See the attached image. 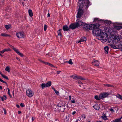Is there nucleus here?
Segmentation results:
<instances>
[{"instance_id":"obj_38","label":"nucleus","mask_w":122,"mask_h":122,"mask_svg":"<svg viewBox=\"0 0 122 122\" xmlns=\"http://www.w3.org/2000/svg\"><path fill=\"white\" fill-rule=\"evenodd\" d=\"M55 92L58 95H59V92L58 91L56 90H55Z\"/></svg>"},{"instance_id":"obj_30","label":"nucleus","mask_w":122,"mask_h":122,"mask_svg":"<svg viewBox=\"0 0 122 122\" xmlns=\"http://www.w3.org/2000/svg\"><path fill=\"white\" fill-rule=\"evenodd\" d=\"M2 76V77H3L5 79L7 80H8L9 79L8 77H7V76H6L4 75L3 74Z\"/></svg>"},{"instance_id":"obj_14","label":"nucleus","mask_w":122,"mask_h":122,"mask_svg":"<svg viewBox=\"0 0 122 122\" xmlns=\"http://www.w3.org/2000/svg\"><path fill=\"white\" fill-rule=\"evenodd\" d=\"M101 21L104 22V23H106L107 24H108L109 25L111 23V21L108 20H101Z\"/></svg>"},{"instance_id":"obj_63","label":"nucleus","mask_w":122,"mask_h":122,"mask_svg":"<svg viewBox=\"0 0 122 122\" xmlns=\"http://www.w3.org/2000/svg\"><path fill=\"white\" fill-rule=\"evenodd\" d=\"M16 106L18 108H19L20 107V106L18 105H16Z\"/></svg>"},{"instance_id":"obj_20","label":"nucleus","mask_w":122,"mask_h":122,"mask_svg":"<svg viewBox=\"0 0 122 122\" xmlns=\"http://www.w3.org/2000/svg\"><path fill=\"white\" fill-rule=\"evenodd\" d=\"M101 117L103 119L105 120H106L107 119V116L104 113L103 114L102 116Z\"/></svg>"},{"instance_id":"obj_35","label":"nucleus","mask_w":122,"mask_h":122,"mask_svg":"<svg viewBox=\"0 0 122 122\" xmlns=\"http://www.w3.org/2000/svg\"><path fill=\"white\" fill-rule=\"evenodd\" d=\"M47 27V25L46 24L44 25V31H46V30Z\"/></svg>"},{"instance_id":"obj_54","label":"nucleus","mask_w":122,"mask_h":122,"mask_svg":"<svg viewBox=\"0 0 122 122\" xmlns=\"http://www.w3.org/2000/svg\"><path fill=\"white\" fill-rule=\"evenodd\" d=\"M34 94V93L32 92L31 91V97L33 96Z\"/></svg>"},{"instance_id":"obj_59","label":"nucleus","mask_w":122,"mask_h":122,"mask_svg":"<svg viewBox=\"0 0 122 122\" xmlns=\"http://www.w3.org/2000/svg\"><path fill=\"white\" fill-rule=\"evenodd\" d=\"M122 118V116L119 118L118 119L119 121H121V119Z\"/></svg>"},{"instance_id":"obj_37","label":"nucleus","mask_w":122,"mask_h":122,"mask_svg":"<svg viewBox=\"0 0 122 122\" xmlns=\"http://www.w3.org/2000/svg\"><path fill=\"white\" fill-rule=\"evenodd\" d=\"M38 60L39 61H40L41 62H42V63H44V64H46V62H45L43 61L41 59H39Z\"/></svg>"},{"instance_id":"obj_18","label":"nucleus","mask_w":122,"mask_h":122,"mask_svg":"<svg viewBox=\"0 0 122 122\" xmlns=\"http://www.w3.org/2000/svg\"><path fill=\"white\" fill-rule=\"evenodd\" d=\"M104 49L105 51V53L107 54L108 53V51L109 50V48L108 46H106L104 48Z\"/></svg>"},{"instance_id":"obj_7","label":"nucleus","mask_w":122,"mask_h":122,"mask_svg":"<svg viewBox=\"0 0 122 122\" xmlns=\"http://www.w3.org/2000/svg\"><path fill=\"white\" fill-rule=\"evenodd\" d=\"M16 36L18 38H23L24 37V33L20 32L16 34Z\"/></svg>"},{"instance_id":"obj_21","label":"nucleus","mask_w":122,"mask_h":122,"mask_svg":"<svg viewBox=\"0 0 122 122\" xmlns=\"http://www.w3.org/2000/svg\"><path fill=\"white\" fill-rule=\"evenodd\" d=\"M103 85L105 86H107V87H112L114 86L110 84H104Z\"/></svg>"},{"instance_id":"obj_6","label":"nucleus","mask_w":122,"mask_h":122,"mask_svg":"<svg viewBox=\"0 0 122 122\" xmlns=\"http://www.w3.org/2000/svg\"><path fill=\"white\" fill-rule=\"evenodd\" d=\"M109 94L107 92H104L103 93L101 94L100 95V98L101 99L107 97L109 95Z\"/></svg>"},{"instance_id":"obj_5","label":"nucleus","mask_w":122,"mask_h":122,"mask_svg":"<svg viewBox=\"0 0 122 122\" xmlns=\"http://www.w3.org/2000/svg\"><path fill=\"white\" fill-rule=\"evenodd\" d=\"M82 23V25L80 26H83V28L85 30H87L88 29L91 30L93 29L94 26V24H86L85 23H83L81 21Z\"/></svg>"},{"instance_id":"obj_4","label":"nucleus","mask_w":122,"mask_h":122,"mask_svg":"<svg viewBox=\"0 0 122 122\" xmlns=\"http://www.w3.org/2000/svg\"><path fill=\"white\" fill-rule=\"evenodd\" d=\"M119 37L117 36H112L108 40L109 42H111L113 43H117L120 40Z\"/></svg>"},{"instance_id":"obj_31","label":"nucleus","mask_w":122,"mask_h":122,"mask_svg":"<svg viewBox=\"0 0 122 122\" xmlns=\"http://www.w3.org/2000/svg\"><path fill=\"white\" fill-rule=\"evenodd\" d=\"M10 25H9L5 26V28L7 30L9 29L10 28Z\"/></svg>"},{"instance_id":"obj_19","label":"nucleus","mask_w":122,"mask_h":122,"mask_svg":"<svg viewBox=\"0 0 122 122\" xmlns=\"http://www.w3.org/2000/svg\"><path fill=\"white\" fill-rule=\"evenodd\" d=\"M114 49H121V47L120 46V44L117 46H115L114 45Z\"/></svg>"},{"instance_id":"obj_58","label":"nucleus","mask_w":122,"mask_h":122,"mask_svg":"<svg viewBox=\"0 0 122 122\" xmlns=\"http://www.w3.org/2000/svg\"><path fill=\"white\" fill-rule=\"evenodd\" d=\"M50 16V14L49 13H48L47 14V17H48Z\"/></svg>"},{"instance_id":"obj_10","label":"nucleus","mask_w":122,"mask_h":122,"mask_svg":"<svg viewBox=\"0 0 122 122\" xmlns=\"http://www.w3.org/2000/svg\"><path fill=\"white\" fill-rule=\"evenodd\" d=\"M86 40V38L85 37H83L81 38L80 40L78 41V43H79L80 42H83L84 41H85Z\"/></svg>"},{"instance_id":"obj_46","label":"nucleus","mask_w":122,"mask_h":122,"mask_svg":"<svg viewBox=\"0 0 122 122\" xmlns=\"http://www.w3.org/2000/svg\"><path fill=\"white\" fill-rule=\"evenodd\" d=\"M109 110H110V111L111 112H114V110L112 108H111L110 109H109Z\"/></svg>"},{"instance_id":"obj_27","label":"nucleus","mask_w":122,"mask_h":122,"mask_svg":"<svg viewBox=\"0 0 122 122\" xmlns=\"http://www.w3.org/2000/svg\"><path fill=\"white\" fill-rule=\"evenodd\" d=\"M66 62L68 63L70 65H72L73 64V63L72 61V60L71 59H70L68 61H66Z\"/></svg>"},{"instance_id":"obj_29","label":"nucleus","mask_w":122,"mask_h":122,"mask_svg":"<svg viewBox=\"0 0 122 122\" xmlns=\"http://www.w3.org/2000/svg\"><path fill=\"white\" fill-rule=\"evenodd\" d=\"M61 29H59L58 31V35L59 36H62V34L61 33Z\"/></svg>"},{"instance_id":"obj_42","label":"nucleus","mask_w":122,"mask_h":122,"mask_svg":"<svg viewBox=\"0 0 122 122\" xmlns=\"http://www.w3.org/2000/svg\"><path fill=\"white\" fill-rule=\"evenodd\" d=\"M2 109L3 110L4 112V114H5L6 113V109L4 108H2Z\"/></svg>"},{"instance_id":"obj_2","label":"nucleus","mask_w":122,"mask_h":122,"mask_svg":"<svg viewBox=\"0 0 122 122\" xmlns=\"http://www.w3.org/2000/svg\"><path fill=\"white\" fill-rule=\"evenodd\" d=\"M90 2L88 0H79L78 4L79 8L76 15L77 18H80L84 13L83 8L87 9L90 5Z\"/></svg>"},{"instance_id":"obj_34","label":"nucleus","mask_w":122,"mask_h":122,"mask_svg":"<svg viewBox=\"0 0 122 122\" xmlns=\"http://www.w3.org/2000/svg\"><path fill=\"white\" fill-rule=\"evenodd\" d=\"M100 20L97 18H95L94 19V21H101V20Z\"/></svg>"},{"instance_id":"obj_36","label":"nucleus","mask_w":122,"mask_h":122,"mask_svg":"<svg viewBox=\"0 0 122 122\" xmlns=\"http://www.w3.org/2000/svg\"><path fill=\"white\" fill-rule=\"evenodd\" d=\"M14 50H15V49H16L15 48L14 46H12L11 45H9Z\"/></svg>"},{"instance_id":"obj_61","label":"nucleus","mask_w":122,"mask_h":122,"mask_svg":"<svg viewBox=\"0 0 122 122\" xmlns=\"http://www.w3.org/2000/svg\"><path fill=\"white\" fill-rule=\"evenodd\" d=\"M69 100H71V96H69Z\"/></svg>"},{"instance_id":"obj_13","label":"nucleus","mask_w":122,"mask_h":122,"mask_svg":"<svg viewBox=\"0 0 122 122\" xmlns=\"http://www.w3.org/2000/svg\"><path fill=\"white\" fill-rule=\"evenodd\" d=\"M93 107L95 109L97 110H99L100 108L99 106L97 104H96Z\"/></svg>"},{"instance_id":"obj_43","label":"nucleus","mask_w":122,"mask_h":122,"mask_svg":"<svg viewBox=\"0 0 122 122\" xmlns=\"http://www.w3.org/2000/svg\"><path fill=\"white\" fill-rule=\"evenodd\" d=\"M14 51L17 54H18L19 53V51H18V49H16Z\"/></svg>"},{"instance_id":"obj_53","label":"nucleus","mask_w":122,"mask_h":122,"mask_svg":"<svg viewBox=\"0 0 122 122\" xmlns=\"http://www.w3.org/2000/svg\"><path fill=\"white\" fill-rule=\"evenodd\" d=\"M51 64H50V63H48V62H46V64H45L48 65L49 66Z\"/></svg>"},{"instance_id":"obj_32","label":"nucleus","mask_w":122,"mask_h":122,"mask_svg":"<svg viewBox=\"0 0 122 122\" xmlns=\"http://www.w3.org/2000/svg\"><path fill=\"white\" fill-rule=\"evenodd\" d=\"M8 89V93L9 94V96H10V97H12V96L10 94V89L8 88H7Z\"/></svg>"},{"instance_id":"obj_24","label":"nucleus","mask_w":122,"mask_h":122,"mask_svg":"<svg viewBox=\"0 0 122 122\" xmlns=\"http://www.w3.org/2000/svg\"><path fill=\"white\" fill-rule=\"evenodd\" d=\"M0 98L2 99V101H4V100H6V97L5 96H4L3 97H1Z\"/></svg>"},{"instance_id":"obj_8","label":"nucleus","mask_w":122,"mask_h":122,"mask_svg":"<svg viewBox=\"0 0 122 122\" xmlns=\"http://www.w3.org/2000/svg\"><path fill=\"white\" fill-rule=\"evenodd\" d=\"M72 77L74 79H80L82 80H85V79L84 78L80 76H74V75H73Z\"/></svg>"},{"instance_id":"obj_28","label":"nucleus","mask_w":122,"mask_h":122,"mask_svg":"<svg viewBox=\"0 0 122 122\" xmlns=\"http://www.w3.org/2000/svg\"><path fill=\"white\" fill-rule=\"evenodd\" d=\"M95 98L96 100H100L101 99L100 97V96H99V97H98V96L96 95L95 96Z\"/></svg>"},{"instance_id":"obj_25","label":"nucleus","mask_w":122,"mask_h":122,"mask_svg":"<svg viewBox=\"0 0 122 122\" xmlns=\"http://www.w3.org/2000/svg\"><path fill=\"white\" fill-rule=\"evenodd\" d=\"M10 69L9 67L8 66H7L6 67L5 69V70L8 72H10Z\"/></svg>"},{"instance_id":"obj_9","label":"nucleus","mask_w":122,"mask_h":122,"mask_svg":"<svg viewBox=\"0 0 122 122\" xmlns=\"http://www.w3.org/2000/svg\"><path fill=\"white\" fill-rule=\"evenodd\" d=\"M92 63L93 65L96 66H98L99 65V63L98 61L97 60L96 61L95 59H94Z\"/></svg>"},{"instance_id":"obj_60","label":"nucleus","mask_w":122,"mask_h":122,"mask_svg":"<svg viewBox=\"0 0 122 122\" xmlns=\"http://www.w3.org/2000/svg\"><path fill=\"white\" fill-rule=\"evenodd\" d=\"M52 89H53V90H54V91H55V90H56L55 89V88L53 87H52Z\"/></svg>"},{"instance_id":"obj_51","label":"nucleus","mask_w":122,"mask_h":122,"mask_svg":"<svg viewBox=\"0 0 122 122\" xmlns=\"http://www.w3.org/2000/svg\"><path fill=\"white\" fill-rule=\"evenodd\" d=\"M110 46L112 48H114V45L112 44H110Z\"/></svg>"},{"instance_id":"obj_47","label":"nucleus","mask_w":122,"mask_h":122,"mask_svg":"<svg viewBox=\"0 0 122 122\" xmlns=\"http://www.w3.org/2000/svg\"><path fill=\"white\" fill-rule=\"evenodd\" d=\"M82 117L83 118H85L86 117L85 116L84 114L82 115Z\"/></svg>"},{"instance_id":"obj_41","label":"nucleus","mask_w":122,"mask_h":122,"mask_svg":"<svg viewBox=\"0 0 122 122\" xmlns=\"http://www.w3.org/2000/svg\"><path fill=\"white\" fill-rule=\"evenodd\" d=\"M19 56H20L21 57H23V54L21 53L20 52H19V53L18 54Z\"/></svg>"},{"instance_id":"obj_50","label":"nucleus","mask_w":122,"mask_h":122,"mask_svg":"<svg viewBox=\"0 0 122 122\" xmlns=\"http://www.w3.org/2000/svg\"><path fill=\"white\" fill-rule=\"evenodd\" d=\"M35 119V117H32V121H33Z\"/></svg>"},{"instance_id":"obj_44","label":"nucleus","mask_w":122,"mask_h":122,"mask_svg":"<svg viewBox=\"0 0 122 122\" xmlns=\"http://www.w3.org/2000/svg\"><path fill=\"white\" fill-rule=\"evenodd\" d=\"M120 121H119V120L118 119H116L114 122H119Z\"/></svg>"},{"instance_id":"obj_33","label":"nucleus","mask_w":122,"mask_h":122,"mask_svg":"<svg viewBox=\"0 0 122 122\" xmlns=\"http://www.w3.org/2000/svg\"><path fill=\"white\" fill-rule=\"evenodd\" d=\"M5 52V51H10V49L9 48L5 49H4Z\"/></svg>"},{"instance_id":"obj_48","label":"nucleus","mask_w":122,"mask_h":122,"mask_svg":"<svg viewBox=\"0 0 122 122\" xmlns=\"http://www.w3.org/2000/svg\"><path fill=\"white\" fill-rule=\"evenodd\" d=\"M5 52V51L4 50H3L2 51H0V53H1L2 54H3Z\"/></svg>"},{"instance_id":"obj_12","label":"nucleus","mask_w":122,"mask_h":122,"mask_svg":"<svg viewBox=\"0 0 122 122\" xmlns=\"http://www.w3.org/2000/svg\"><path fill=\"white\" fill-rule=\"evenodd\" d=\"M57 106L58 107H61L63 109H60V110L62 112H64V110L65 109V106H64L63 105H61L60 106L59 105H58ZM59 109H60L59 108Z\"/></svg>"},{"instance_id":"obj_22","label":"nucleus","mask_w":122,"mask_h":122,"mask_svg":"<svg viewBox=\"0 0 122 122\" xmlns=\"http://www.w3.org/2000/svg\"><path fill=\"white\" fill-rule=\"evenodd\" d=\"M41 86L43 89H44L45 87H46L45 83H42L41 85Z\"/></svg>"},{"instance_id":"obj_56","label":"nucleus","mask_w":122,"mask_h":122,"mask_svg":"<svg viewBox=\"0 0 122 122\" xmlns=\"http://www.w3.org/2000/svg\"><path fill=\"white\" fill-rule=\"evenodd\" d=\"M61 72V71H57V74H60V72Z\"/></svg>"},{"instance_id":"obj_57","label":"nucleus","mask_w":122,"mask_h":122,"mask_svg":"<svg viewBox=\"0 0 122 122\" xmlns=\"http://www.w3.org/2000/svg\"><path fill=\"white\" fill-rule=\"evenodd\" d=\"M33 16V14L32 11L31 10V17L32 16Z\"/></svg>"},{"instance_id":"obj_16","label":"nucleus","mask_w":122,"mask_h":122,"mask_svg":"<svg viewBox=\"0 0 122 122\" xmlns=\"http://www.w3.org/2000/svg\"><path fill=\"white\" fill-rule=\"evenodd\" d=\"M114 28L117 30L122 29V26L120 25H116L114 26Z\"/></svg>"},{"instance_id":"obj_23","label":"nucleus","mask_w":122,"mask_h":122,"mask_svg":"<svg viewBox=\"0 0 122 122\" xmlns=\"http://www.w3.org/2000/svg\"><path fill=\"white\" fill-rule=\"evenodd\" d=\"M1 35L5 37H6L7 36H10V35H7V34H5V33H4L3 34H1Z\"/></svg>"},{"instance_id":"obj_26","label":"nucleus","mask_w":122,"mask_h":122,"mask_svg":"<svg viewBox=\"0 0 122 122\" xmlns=\"http://www.w3.org/2000/svg\"><path fill=\"white\" fill-rule=\"evenodd\" d=\"M117 97L120 99L121 100H122V96L120 94H118L117 95Z\"/></svg>"},{"instance_id":"obj_39","label":"nucleus","mask_w":122,"mask_h":122,"mask_svg":"<svg viewBox=\"0 0 122 122\" xmlns=\"http://www.w3.org/2000/svg\"><path fill=\"white\" fill-rule=\"evenodd\" d=\"M0 81H1L2 82H3L4 83H5L6 84H7V83L6 82L3 81V80L1 79L0 78Z\"/></svg>"},{"instance_id":"obj_11","label":"nucleus","mask_w":122,"mask_h":122,"mask_svg":"<svg viewBox=\"0 0 122 122\" xmlns=\"http://www.w3.org/2000/svg\"><path fill=\"white\" fill-rule=\"evenodd\" d=\"M70 29L69 27L68 28L66 25L63 26V29L64 31H67L69 30Z\"/></svg>"},{"instance_id":"obj_52","label":"nucleus","mask_w":122,"mask_h":122,"mask_svg":"<svg viewBox=\"0 0 122 122\" xmlns=\"http://www.w3.org/2000/svg\"><path fill=\"white\" fill-rule=\"evenodd\" d=\"M71 102L72 103H74L75 102V100H71Z\"/></svg>"},{"instance_id":"obj_62","label":"nucleus","mask_w":122,"mask_h":122,"mask_svg":"<svg viewBox=\"0 0 122 122\" xmlns=\"http://www.w3.org/2000/svg\"><path fill=\"white\" fill-rule=\"evenodd\" d=\"M21 112L20 111H18V113L19 114L20 113H21Z\"/></svg>"},{"instance_id":"obj_55","label":"nucleus","mask_w":122,"mask_h":122,"mask_svg":"<svg viewBox=\"0 0 122 122\" xmlns=\"http://www.w3.org/2000/svg\"><path fill=\"white\" fill-rule=\"evenodd\" d=\"M76 113V111H74L72 113V114L73 115H74Z\"/></svg>"},{"instance_id":"obj_1","label":"nucleus","mask_w":122,"mask_h":122,"mask_svg":"<svg viewBox=\"0 0 122 122\" xmlns=\"http://www.w3.org/2000/svg\"><path fill=\"white\" fill-rule=\"evenodd\" d=\"M99 26V24H94L92 29V33L98 36L99 38H100L99 39L103 40L105 42H106L108 38V35L106 33L103 32L101 29L98 28Z\"/></svg>"},{"instance_id":"obj_49","label":"nucleus","mask_w":122,"mask_h":122,"mask_svg":"<svg viewBox=\"0 0 122 122\" xmlns=\"http://www.w3.org/2000/svg\"><path fill=\"white\" fill-rule=\"evenodd\" d=\"M28 13L29 15L30 16V9L28 10Z\"/></svg>"},{"instance_id":"obj_40","label":"nucleus","mask_w":122,"mask_h":122,"mask_svg":"<svg viewBox=\"0 0 122 122\" xmlns=\"http://www.w3.org/2000/svg\"><path fill=\"white\" fill-rule=\"evenodd\" d=\"M120 45L121 47V50L122 51V41L120 42Z\"/></svg>"},{"instance_id":"obj_15","label":"nucleus","mask_w":122,"mask_h":122,"mask_svg":"<svg viewBox=\"0 0 122 122\" xmlns=\"http://www.w3.org/2000/svg\"><path fill=\"white\" fill-rule=\"evenodd\" d=\"M51 85V81H48L47 83L45 84L46 87L50 86Z\"/></svg>"},{"instance_id":"obj_45","label":"nucleus","mask_w":122,"mask_h":122,"mask_svg":"<svg viewBox=\"0 0 122 122\" xmlns=\"http://www.w3.org/2000/svg\"><path fill=\"white\" fill-rule=\"evenodd\" d=\"M20 106L22 107H23L24 106L23 103H21L20 104Z\"/></svg>"},{"instance_id":"obj_17","label":"nucleus","mask_w":122,"mask_h":122,"mask_svg":"<svg viewBox=\"0 0 122 122\" xmlns=\"http://www.w3.org/2000/svg\"><path fill=\"white\" fill-rule=\"evenodd\" d=\"M30 90H28L26 91V94L27 96L29 97H30Z\"/></svg>"},{"instance_id":"obj_3","label":"nucleus","mask_w":122,"mask_h":122,"mask_svg":"<svg viewBox=\"0 0 122 122\" xmlns=\"http://www.w3.org/2000/svg\"><path fill=\"white\" fill-rule=\"evenodd\" d=\"M82 24L81 20L77 19L75 23L71 24L70 25L69 28L73 30L74 29L79 26H80V25H82Z\"/></svg>"},{"instance_id":"obj_64","label":"nucleus","mask_w":122,"mask_h":122,"mask_svg":"<svg viewBox=\"0 0 122 122\" xmlns=\"http://www.w3.org/2000/svg\"><path fill=\"white\" fill-rule=\"evenodd\" d=\"M16 59L18 60V61H20V59H19V58H18L17 57H16Z\"/></svg>"}]
</instances>
